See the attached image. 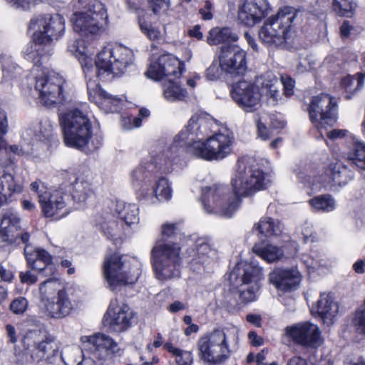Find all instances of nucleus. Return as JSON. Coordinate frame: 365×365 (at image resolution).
Wrapping results in <instances>:
<instances>
[{
    "label": "nucleus",
    "mask_w": 365,
    "mask_h": 365,
    "mask_svg": "<svg viewBox=\"0 0 365 365\" xmlns=\"http://www.w3.org/2000/svg\"><path fill=\"white\" fill-rule=\"evenodd\" d=\"M238 40V36L229 27H215L209 31L207 42L210 45L229 44Z\"/></svg>",
    "instance_id": "obj_33"
},
{
    "label": "nucleus",
    "mask_w": 365,
    "mask_h": 365,
    "mask_svg": "<svg viewBox=\"0 0 365 365\" xmlns=\"http://www.w3.org/2000/svg\"><path fill=\"white\" fill-rule=\"evenodd\" d=\"M0 279L1 281L11 283L14 279V274L10 269H6L0 264Z\"/></svg>",
    "instance_id": "obj_64"
},
{
    "label": "nucleus",
    "mask_w": 365,
    "mask_h": 365,
    "mask_svg": "<svg viewBox=\"0 0 365 365\" xmlns=\"http://www.w3.org/2000/svg\"><path fill=\"white\" fill-rule=\"evenodd\" d=\"M268 279L277 290L287 293L299 287L302 275L297 269L276 267L269 272Z\"/></svg>",
    "instance_id": "obj_21"
},
{
    "label": "nucleus",
    "mask_w": 365,
    "mask_h": 365,
    "mask_svg": "<svg viewBox=\"0 0 365 365\" xmlns=\"http://www.w3.org/2000/svg\"><path fill=\"white\" fill-rule=\"evenodd\" d=\"M282 81L283 84V94L286 97L292 96L294 94L295 81L292 78L287 76L282 78Z\"/></svg>",
    "instance_id": "obj_58"
},
{
    "label": "nucleus",
    "mask_w": 365,
    "mask_h": 365,
    "mask_svg": "<svg viewBox=\"0 0 365 365\" xmlns=\"http://www.w3.org/2000/svg\"><path fill=\"white\" fill-rule=\"evenodd\" d=\"M230 291L233 294H237L239 300L243 304H247L256 300V293L259 290L260 286L241 285L240 283L233 282L230 284Z\"/></svg>",
    "instance_id": "obj_36"
},
{
    "label": "nucleus",
    "mask_w": 365,
    "mask_h": 365,
    "mask_svg": "<svg viewBox=\"0 0 365 365\" xmlns=\"http://www.w3.org/2000/svg\"><path fill=\"white\" fill-rule=\"evenodd\" d=\"M221 68L220 65L212 63L205 71V76L210 81H215L220 78Z\"/></svg>",
    "instance_id": "obj_60"
},
{
    "label": "nucleus",
    "mask_w": 365,
    "mask_h": 365,
    "mask_svg": "<svg viewBox=\"0 0 365 365\" xmlns=\"http://www.w3.org/2000/svg\"><path fill=\"white\" fill-rule=\"evenodd\" d=\"M212 118L204 111L194 113L189 119L187 124L180 131L174 138L176 147L183 148L198 140H205L212 134Z\"/></svg>",
    "instance_id": "obj_13"
},
{
    "label": "nucleus",
    "mask_w": 365,
    "mask_h": 365,
    "mask_svg": "<svg viewBox=\"0 0 365 365\" xmlns=\"http://www.w3.org/2000/svg\"><path fill=\"white\" fill-rule=\"evenodd\" d=\"M271 11L267 0H245L238 10L240 23L247 27H253L266 18Z\"/></svg>",
    "instance_id": "obj_20"
},
{
    "label": "nucleus",
    "mask_w": 365,
    "mask_h": 365,
    "mask_svg": "<svg viewBox=\"0 0 365 365\" xmlns=\"http://www.w3.org/2000/svg\"><path fill=\"white\" fill-rule=\"evenodd\" d=\"M253 252L267 262H274L280 259L283 251L277 246L271 244L255 243L252 247Z\"/></svg>",
    "instance_id": "obj_34"
},
{
    "label": "nucleus",
    "mask_w": 365,
    "mask_h": 365,
    "mask_svg": "<svg viewBox=\"0 0 365 365\" xmlns=\"http://www.w3.org/2000/svg\"><path fill=\"white\" fill-rule=\"evenodd\" d=\"M121 125L124 129L131 130L141 126L140 118L125 114L121 115Z\"/></svg>",
    "instance_id": "obj_53"
},
{
    "label": "nucleus",
    "mask_w": 365,
    "mask_h": 365,
    "mask_svg": "<svg viewBox=\"0 0 365 365\" xmlns=\"http://www.w3.org/2000/svg\"><path fill=\"white\" fill-rule=\"evenodd\" d=\"M317 314L324 324L330 326L334 324V319L339 312V304L334 301L331 293H322L316 305Z\"/></svg>",
    "instance_id": "obj_30"
},
{
    "label": "nucleus",
    "mask_w": 365,
    "mask_h": 365,
    "mask_svg": "<svg viewBox=\"0 0 365 365\" xmlns=\"http://www.w3.org/2000/svg\"><path fill=\"white\" fill-rule=\"evenodd\" d=\"M163 95L168 101H175L184 99L186 97L187 91L178 83L169 80L165 85Z\"/></svg>",
    "instance_id": "obj_45"
},
{
    "label": "nucleus",
    "mask_w": 365,
    "mask_h": 365,
    "mask_svg": "<svg viewBox=\"0 0 365 365\" xmlns=\"http://www.w3.org/2000/svg\"><path fill=\"white\" fill-rule=\"evenodd\" d=\"M324 175L328 182L334 186H344L354 179V172L342 162L330 163L324 169Z\"/></svg>",
    "instance_id": "obj_29"
},
{
    "label": "nucleus",
    "mask_w": 365,
    "mask_h": 365,
    "mask_svg": "<svg viewBox=\"0 0 365 365\" xmlns=\"http://www.w3.org/2000/svg\"><path fill=\"white\" fill-rule=\"evenodd\" d=\"M58 120L63 142L67 147L90 155L103 146V134L101 132H93L91 121L87 115L79 109L75 108L60 113Z\"/></svg>",
    "instance_id": "obj_3"
},
{
    "label": "nucleus",
    "mask_w": 365,
    "mask_h": 365,
    "mask_svg": "<svg viewBox=\"0 0 365 365\" xmlns=\"http://www.w3.org/2000/svg\"><path fill=\"white\" fill-rule=\"evenodd\" d=\"M309 204L316 210L329 212L334 209L335 202L329 194L315 196L309 200Z\"/></svg>",
    "instance_id": "obj_46"
},
{
    "label": "nucleus",
    "mask_w": 365,
    "mask_h": 365,
    "mask_svg": "<svg viewBox=\"0 0 365 365\" xmlns=\"http://www.w3.org/2000/svg\"><path fill=\"white\" fill-rule=\"evenodd\" d=\"M52 342H53V338L51 337L46 331L43 334V340L39 342L36 351L41 353L42 356H49L51 354Z\"/></svg>",
    "instance_id": "obj_52"
},
{
    "label": "nucleus",
    "mask_w": 365,
    "mask_h": 365,
    "mask_svg": "<svg viewBox=\"0 0 365 365\" xmlns=\"http://www.w3.org/2000/svg\"><path fill=\"white\" fill-rule=\"evenodd\" d=\"M138 213L137 205L118 201L113 213L107 214L106 216L116 217L124 227H130L132 225L138 222Z\"/></svg>",
    "instance_id": "obj_31"
},
{
    "label": "nucleus",
    "mask_w": 365,
    "mask_h": 365,
    "mask_svg": "<svg viewBox=\"0 0 365 365\" xmlns=\"http://www.w3.org/2000/svg\"><path fill=\"white\" fill-rule=\"evenodd\" d=\"M263 279L261 268L252 264L237 263L229 274L230 284L240 283L241 285L260 286L259 282Z\"/></svg>",
    "instance_id": "obj_25"
},
{
    "label": "nucleus",
    "mask_w": 365,
    "mask_h": 365,
    "mask_svg": "<svg viewBox=\"0 0 365 365\" xmlns=\"http://www.w3.org/2000/svg\"><path fill=\"white\" fill-rule=\"evenodd\" d=\"M23 191V184L16 181L14 175L4 172L0 175V207L16 200V196Z\"/></svg>",
    "instance_id": "obj_28"
},
{
    "label": "nucleus",
    "mask_w": 365,
    "mask_h": 365,
    "mask_svg": "<svg viewBox=\"0 0 365 365\" xmlns=\"http://www.w3.org/2000/svg\"><path fill=\"white\" fill-rule=\"evenodd\" d=\"M199 357L210 365L225 363L231 356L228 336L223 329L216 328L197 341Z\"/></svg>",
    "instance_id": "obj_10"
},
{
    "label": "nucleus",
    "mask_w": 365,
    "mask_h": 365,
    "mask_svg": "<svg viewBox=\"0 0 365 365\" xmlns=\"http://www.w3.org/2000/svg\"><path fill=\"white\" fill-rule=\"evenodd\" d=\"M133 313L129 306L123 304L117 310L108 309L105 313L102 324L115 332H123L131 327Z\"/></svg>",
    "instance_id": "obj_23"
},
{
    "label": "nucleus",
    "mask_w": 365,
    "mask_h": 365,
    "mask_svg": "<svg viewBox=\"0 0 365 365\" xmlns=\"http://www.w3.org/2000/svg\"><path fill=\"white\" fill-rule=\"evenodd\" d=\"M101 228L103 235L116 245V242L123 233L125 227L117 220L110 219L101 222Z\"/></svg>",
    "instance_id": "obj_39"
},
{
    "label": "nucleus",
    "mask_w": 365,
    "mask_h": 365,
    "mask_svg": "<svg viewBox=\"0 0 365 365\" xmlns=\"http://www.w3.org/2000/svg\"><path fill=\"white\" fill-rule=\"evenodd\" d=\"M269 184L266 173L257 163L242 158L237 160V170L231 180L235 196H227V186L213 184L202 188L200 201L207 213L230 218L239 208L242 197H252L257 192L266 190Z\"/></svg>",
    "instance_id": "obj_1"
},
{
    "label": "nucleus",
    "mask_w": 365,
    "mask_h": 365,
    "mask_svg": "<svg viewBox=\"0 0 365 365\" xmlns=\"http://www.w3.org/2000/svg\"><path fill=\"white\" fill-rule=\"evenodd\" d=\"M178 223L165 222L162 225V240L158 241L150 252V263L155 278L162 282L180 278L181 275V247L176 242L166 243L175 239Z\"/></svg>",
    "instance_id": "obj_4"
},
{
    "label": "nucleus",
    "mask_w": 365,
    "mask_h": 365,
    "mask_svg": "<svg viewBox=\"0 0 365 365\" xmlns=\"http://www.w3.org/2000/svg\"><path fill=\"white\" fill-rule=\"evenodd\" d=\"M123 257V255L115 252L106 256L103 264V277L113 292L118 287L135 284L142 272L137 264L127 267Z\"/></svg>",
    "instance_id": "obj_8"
},
{
    "label": "nucleus",
    "mask_w": 365,
    "mask_h": 365,
    "mask_svg": "<svg viewBox=\"0 0 365 365\" xmlns=\"http://www.w3.org/2000/svg\"><path fill=\"white\" fill-rule=\"evenodd\" d=\"M255 227L259 234L267 237L277 235L280 232L279 224L270 217H262Z\"/></svg>",
    "instance_id": "obj_43"
},
{
    "label": "nucleus",
    "mask_w": 365,
    "mask_h": 365,
    "mask_svg": "<svg viewBox=\"0 0 365 365\" xmlns=\"http://www.w3.org/2000/svg\"><path fill=\"white\" fill-rule=\"evenodd\" d=\"M348 159L359 172L365 171V143L354 141L348 153Z\"/></svg>",
    "instance_id": "obj_37"
},
{
    "label": "nucleus",
    "mask_w": 365,
    "mask_h": 365,
    "mask_svg": "<svg viewBox=\"0 0 365 365\" xmlns=\"http://www.w3.org/2000/svg\"><path fill=\"white\" fill-rule=\"evenodd\" d=\"M137 17L140 30H143L153 24L152 21L153 15L144 9L137 10Z\"/></svg>",
    "instance_id": "obj_54"
},
{
    "label": "nucleus",
    "mask_w": 365,
    "mask_h": 365,
    "mask_svg": "<svg viewBox=\"0 0 365 365\" xmlns=\"http://www.w3.org/2000/svg\"><path fill=\"white\" fill-rule=\"evenodd\" d=\"M286 334L295 344L304 347L317 349L323 343L320 329L309 321L287 327Z\"/></svg>",
    "instance_id": "obj_18"
},
{
    "label": "nucleus",
    "mask_w": 365,
    "mask_h": 365,
    "mask_svg": "<svg viewBox=\"0 0 365 365\" xmlns=\"http://www.w3.org/2000/svg\"><path fill=\"white\" fill-rule=\"evenodd\" d=\"M212 9V2L210 0H206L204 6L199 9V14H200L202 19L204 21L211 20L213 18Z\"/></svg>",
    "instance_id": "obj_59"
},
{
    "label": "nucleus",
    "mask_w": 365,
    "mask_h": 365,
    "mask_svg": "<svg viewBox=\"0 0 365 365\" xmlns=\"http://www.w3.org/2000/svg\"><path fill=\"white\" fill-rule=\"evenodd\" d=\"M173 190L169 180L165 177H160L153 187L149 196L155 197L158 201H168L171 199Z\"/></svg>",
    "instance_id": "obj_38"
},
{
    "label": "nucleus",
    "mask_w": 365,
    "mask_h": 365,
    "mask_svg": "<svg viewBox=\"0 0 365 365\" xmlns=\"http://www.w3.org/2000/svg\"><path fill=\"white\" fill-rule=\"evenodd\" d=\"M221 71L232 76H243L247 70V52L239 46H222L219 54Z\"/></svg>",
    "instance_id": "obj_16"
},
{
    "label": "nucleus",
    "mask_w": 365,
    "mask_h": 365,
    "mask_svg": "<svg viewBox=\"0 0 365 365\" xmlns=\"http://www.w3.org/2000/svg\"><path fill=\"white\" fill-rule=\"evenodd\" d=\"M356 4L354 0H333L331 8L339 16L351 18L354 16Z\"/></svg>",
    "instance_id": "obj_44"
},
{
    "label": "nucleus",
    "mask_w": 365,
    "mask_h": 365,
    "mask_svg": "<svg viewBox=\"0 0 365 365\" xmlns=\"http://www.w3.org/2000/svg\"><path fill=\"white\" fill-rule=\"evenodd\" d=\"M230 95L233 101L246 112L255 110L261 98L259 88L246 81H239L233 84Z\"/></svg>",
    "instance_id": "obj_19"
},
{
    "label": "nucleus",
    "mask_w": 365,
    "mask_h": 365,
    "mask_svg": "<svg viewBox=\"0 0 365 365\" xmlns=\"http://www.w3.org/2000/svg\"><path fill=\"white\" fill-rule=\"evenodd\" d=\"M248 339L250 345L255 347L262 346L264 343V338L259 336L255 331H249Z\"/></svg>",
    "instance_id": "obj_63"
},
{
    "label": "nucleus",
    "mask_w": 365,
    "mask_h": 365,
    "mask_svg": "<svg viewBox=\"0 0 365 365\" xmlns=\"http://www.w3.org/2000/svg\"><path fill=\"white\" fill-rule=\"evenodd\" d=\"M87 93L88 99L91 102L94 103L98 107H101L103 101L106 100L108 93L104 91L99 83H96L91 79L87 82Z\"/></svg>",
    "instance_id": "obj_42"
},
{
    "label": "nucleus",
    "mask_w": 365,
    "mask_h": 365,
    "mask_svg": "<svg viewBox=\"0 0 365 365\" xmlns=\"http://www.w3.org/2000/svg\"><path fill=\"white\" fill-rule=\"evenodd\" d=\"M257 135L262 140H267L271 137L272 131L263 123L260 118L257 121Z\"/></svg>",
    "instance_id": "obj_62"
},
{
    "label": "nucleus",
    "mask_w": 365,
    "mask_h": 365,
    "mask_svg": "<svg viewBox=\"0 0 365 365\" xmlns=\"http://www.w3.org/2000/svg\"><path fill=\"white\" fill-rule=\"evenodd\" d=\"M157 163L148 162L140 165L131 173V182L133 187L138 188V197L147 198L149 197V190L143 189V185L150 182L158 173Z\"/></svg>",
    "instance_id": "obj_26"
},
{
    "label": "nucleus",
    "mask_w": 365,
    "mask_h": 365,
    "mask_svg": "<svg viewBox=\"0 0 365 365\" xmlns=\"http://www.w3.org/2000/svg\"><path fill=\"white\" fill-rule=\"evenodd\" d=\"M337 103L327 93H320L310 98L307 111L312 124L317 130L334 126L338 118Z\"/></svg>",
    "instance_id": "obj_12"
},
{
    "label": "nucleus",
    "mask_w": 365,
    "mask_h": 365,
    "mask_svg": "<svg viewBox=\"0 0 365 365\" xmlns=\"http://www.w3.org/2000/svg\"><path fill=\"white\" fill-rule=\"evenodd\" d=\"M140 31L145 35L149 40L153 41L159 40L161 36L160 29L153 24L140 30Z\"/></svg>",
    "instance_id": "obj_57"
},
{
    "label": "nucleus",
    "mask_w": 365,
    "mask_h": 365,
    "mask_svg": "<svg viewBox=\"0 0 365 365\" xmlns=\"http://www.w3.org/2000/svg\"><path fill=\"white\" fill-rule=\"evenodd\" d=\"M45 309L48 317L53 319H62L69 315L73 309L71 301L65 289L58 290L57 296L45 302Z\"/></svg>",
    "instance_id": "obj_27"
},
{
    "label": "nucleus",
    "mask_w": 365,
    "mask_h": 365,
    "mask_svg": "<svg viewBox=\"0 0 365 365\" xmlns=\"http://www.w3.org/2000/svg\"><path fill=\"white\" fill-rule=\"evenodd\" d=\"M50 276L48 279L39 285V293L42 299L46 302L47 299H51L53 295L57 292L56 279Z\"/></svg>",
    "instance_id": "obj_47"
},
{
    "label": "nucleus",
    "mask_w": 365,
    "mask_h": 365,
    "mask_svg": "<svg viewBox=\"0 0 365 365\" xmlns=\"http://www.w3.org/2000/svg\"><path fill=\"white\" fill-rule=\"evenodd\" d=\"M84 338L86 346L98 360H106L110 354L116 351L117 343L110 336L98 332Z\"/></svg>",
    "instance_id": "obj_24"
},
{
    "label": "nucleus",
    "mask_w": 365,
    "mask_h": 365,
    "mask_svg": "<svg viewBox=\"0 0 365 365\" xmlns=\"http://www.w3.org/2000/svg\"><path fill=\"white\" fill-rule=\"evenodd\" d=\"M9 131L8 117L6 111L0 108V139L4 138V136Z\"/></svg>",
    "instance_id": "obj_61"
},
{
    "label": "nucleus",
    "mask_w": 365,
    "mask_h": 365,
    "mask_svg": "<svg viewBox=\"0 0 365 365\" xmlns=\"http://www.w3.org/2000/svg\"><path fill=\"white\" fill-rule=\"evenodd\" d=\"M66 80L59 74L48 73L36 78L35 88L39 98L46 106L63 104L66 101Z\"/></svg>",
    "instance_id": "obj_14"
},
{
    "label": "nucleus",
    "mask_w": 365,
    "mask_h": 365,
    "mask_svg": "<svg viewBox=\"0 0 365 365\" xmlns=\"http://www.w3.org/2000/svg\"><path fill=\"white\" fill-rule=\"evenodd\" d=\"M44 332L45 330L40 329L27 331L21 340L24 349L31 352L36 351L39 342L43 340Z\"/></svg>",
    "instance_id": "obj_40"
},
{
    "label": "nucleus",
    "mask_w": 365,
    "mask_h": 365,
    "mask_svg": "<svg viewBox=\"0 0 365 365\" xmlns=\"http://www.w3.org/2000/svg\"><path fill=\"white\" fill-rule=\"evenodd\" d=\"M6 139H0V166L2 168H7L15 164L14 159L6 154Z\"/></svg>",
    "instance_id": "obj_56"
},
{
    "label": "nucleus",
    "mask_w": 365,
    "mask_h": 365,
    "mask_svg": "<svg viewBox=\"0 0 365 365\" xmlns=\"http://www.w3.org/2000/svg\"><path fill=\"white\" fill-rule=\"evenodd\" d=\"M148 7L155 16L165 14L171 6L170 0H146Z\"/></svg>",
    "instance_id": "obj_50"
},
{
    "label": "nucleus",
    "mask_w": 365,
    "mask_h": 365,
    "mask_svg": "<svg viewBox=\"0 0 365 365\" xmlns=\"http://www.w3.org/2000/svg\"><path fill=\"white\" fill-rule=\"evenodd\" d=\"M34 30L31 41L35 46H38L29 54L34 66L41 68L45 59L49 55L44 46L52 43L53 39H58L65 31V20L63 16L55 14H41L34 16L29 21L28 31Z\"/></svg>",
    "instance_id": "obj_5"
},
{
    "label": "nucleus",
    "mask_w": 365,
    "mask_h": 365,
    "mask_svg": "<svg viewBox=\"0 0 365 365\" xmlns=\"http://www.w3.org/2000/svg\"><path fill=\"white\" fill-rule=\"evenodd\" d=\"M234 137L232 132L225 129L212 134L205 139L186 146V153L206 161L220 160L232 150Z\"/></svg>",
    "instance_id": "obj_7"
},
{
    "label": "nucleus",
    "mask_w": 365,
    "mask_h": 365,
    "mask_svg": "<svg viewBox=\"0 0 365 365\" xmlns=\"http://www.w3.org/2000/svg\"><path fill=\"white\" fill-rule=\"evenodd\" d=\"M73 30L81 36L95 38L108 25V16L105 5L94 1L86 11H76L72 18Z\"/></svg>",
    "instance_id": "obj_9"
},
{
    "label": "nucleus",
    "mask_w": 365,
    "mask_h": 365,
    "mask_svg": "<svg viewBox=\"0 0 365 365\" xmlns=\"http://www.w3.org/2000/svg\"><path fill=\"white\" fill-rule=\"evenodd\" d=\"M297 11L292 6H284L277 15L268 18L259 31L262 42L269 46H279L292 37V31Z\"/></svg>",
    "instance_id": "obj_6"
},
{
    "label": "nucleus",
    "mask_w": 365,
    "mask_h": 365,
    "mask_svg": "<svg viewBox=\"0 0 365 365\" xmlns=\"http://www.w3.org/2000/svg\"><path fill=\"white\" fill-rule=\"evenodd\" d=\"M20 224L19 213L12 208L6 210L1 218L0 242L4 245H19L20 242L25 245L24 255L29 269L19 272V279L21 284L31 286L38 281V277L32 274L31 270L45 276H54L57 268L53 262V257L47 250L34 248L29 244L30 234L21 232Z\"/></svg>",
    "instance_id": "obj_2"
},
{
    "label": "nucleus",
    "mask_w": 365,
    "mask_h": 365,
    "mask_svg": "<svg viewBox=\"0 0 365 365\" xmlns=\"http://www.w3.org/2000/svg\"><path fill=\"white\" fill-rule=\"evenodd\" d=\"M184 71L182 61L173 54L164 53L150 65L146 75L149 78L159 81L165 77L180 78Z\"/></svg>",
    "instance_id": "obj_17"
},
{
    "label": "nucleus",
    "mask_w": 365,
    "mask_h": 365,
    "mask_svg": "<svg viewBox=\"0 0 365 365\" xmlns=\"http://www.w3.org/2000/svg\"><path fill=\"white\" fill-rule=\"evenodd\" d=\"M365 73L358 72L355 75H347L340 80V86L347 93L346 99H351L352 96L360 91L364 84Z\"/></svg>",
    "instance_id": "obj_32"
},
{
    "label": "nucleus",
    "mask_w": 365,
    "mask_h": 365,
    "mask_svg": "<svg viewBox=\"0 0 365 365\" xmlns=\"http://www.w3.org/2000/svg\"><path fill=\"white\" fill-rule=\"evenodd\" d=\"M29 307V301L24 297L14 298L9 304V310L15 315H23Z\"/></svg>",
    "instance_id": "obj_51"
},
{
    "label": "nucleus",
    "mask_w": 365,
    "mask_h": 365,
    "mask_svg": "<svg viewBox=\"0 0 365 365\" xmlns=\"http://www.w3.org/2000/svg\"><path fill=\"white\" fill-rule=\"evenodd\" d=\"M65 179L61 187L64 192L70 193L74 202H83L94 195V187L88 179L78 177L76 173H66Z\"/></svg>",
    "instance_id": "obj_22"
},
{
    "label": "nucleus",
    "mask_w": 365,
    "mask_h": 365,
    "mask_svg": "<svg viewBox=\"0 0 365 365\" xmlns=\"http://www.w3.org/2000/svg\"><path fill=\"white\" fill-rule=\"evenodd\" d=\"M133 52L128 47L122 45L111 48L105 47L98 53L95 62L96 76L102 80L105 74L121 76L133 63Z\"/></svg>",
    "instance_id": "obj_11"
},
{
    "label": "nucleus",
    "mask_w": 365,
    "mask_h": 365,
    "mask_svg": "<svg viewBox=\"0 0 365 365\" xmlns=\"http://www.w3.org/2000/svg\"><path fill=\"white\" fill-rule=\"evenodd\" d=\"M69 195L60 186L49 193L39 195V205L45 218L58 221L66 217L71 212L68 207Z\"/></svg>",
    "instance_id": "obj_15"
},
{
    "label": "nucleus",
    "mask_w": 365,
    "mask_h": 365,
    "mask_svg": "<svg viewBox=\"0 0 365 365\" xmlns=\"http://www.w3.org/2000/svg\"><path fill=\"white\" fill-rule=\"evenodd\" d=\"M124 106L123 98L113 96L108 93L101 108L108 113H119L123 110Z\"/></svg>",
    "instance_id": "obj_48"
},
{
    "label": "nucleus",
    "mask_w": 365,
    "mask_h": 365,
    "mask_svg": "<svg viewBox=\"0 0 365 365\" xmlns=\"http://www.w3.org/2000/svg\"><path fill=\"white\" fill-rule=\"evenodd\" d=\"M88 48L85 40L75 39L70 41L68 43V51L73 55L80 62L82 67L92 66L91 58L87 53Z\"/></svg>",
    "instance_id": "obj_35"
},
{
    "label": "nucleus",
    "mask_w": 365,
    "mask_h": 365,
    "mask_svg": "<svg viewBox=\"0 0 365 365\" xmlns=\"http://www.w3.org/2000/svg\"><path fill=\"white\" fill-rule=\"evenodd\" d=\"M351 323L356 331L365 334V304H362L355 310Z\"/></svg>",
    "instance_id": "obj_49"
},
{
    "label": "nucleus",
    "mask_w": 365,
    "mask_h": 365,
    "mask_svg": "<svg viewBox=\"0 0 365 365\" xmlns=\"http://www.w3.org/2000/svg\"><path fill=\"white\" fill-rule=\"evenodd\" d=\"M163 349L175 358L178 365H191L193 362L192 354L190 351L175 347L171 342L164 343Z\"/></svg>",
    "instance_id": "obj_41"
},
{
    "label": "nucleus",
    "mask_w": 365,
    "mask_h": 365,
    "mask_svg": "<svg viewBox=\"0 0 365 365\" xmlns=\"http://www.w3.org/2000/svg\"><path fill=\"white\" fill-rule=\"evenodd\" d=\"M7 1L12 4V6L16 9L28 11L31 10V7L42 3L43 0H7Z\"/></svg>",
    "instance_id": "obj_55"
}]
</instances>
